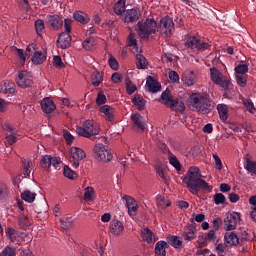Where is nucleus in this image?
<instances>
[{"instance_id":"nucleus-1","label":"nucleus","mask_w":256,"mask_h":256,"mask_svg":"<svg viewBox=\"0 0 256 256\" xmlns=\"http://www.w3.org/2000/svg\"><path fill=\"white\" fill-rule=\"evenodd\" d=\"M182 181L186 184L188 191L192 195H197L201 189L208 192H211L213 189L207 181L201 178V170L197 166L190 167Z\"/></svg>"},{"instance_id":"nucleus-2","label":"nucleus","mask_w":256,"mask_h":256,"mask_svg":"<svg viewBox=\"0 0 256 256\" xmlns=\"http://www.w3.org/2000/svg\"><path fill=\"white\" fill-rule=\"evenodd\" d=\"M186 105L191 111H197V113H202V115H209L215 109V102L211 100L208 94L199 92L190 94L186 100Z\"/></svg>"},{"instance_id":"nucleus-3","label":"nucleus","mask_w":256,"mask_h":256,"mask_svg":"<svg viewBox=\"0 0 256 256\" xmlns=\"http://www.w3.org/2000/svg\"><path fill=\"white\" fill-rule=\"evenodd\" d=\"M137 33L141 39H148L149 36L159 32V24L153 18H147L137 23Z\"/></svg>"},{"instance_id":"nucleus-4","label":"nucleus","mask_w":256,"mask_h":256,"mask_svg":"<svg viewBox=\"0 0 256 256\" xmlns=\"http://www.w3.org/2000/svg\"><path fill=\"white\" fill-rule=\"evenodd\" d=\"M101 132V127L99 123L94 120H86L83 122L82 126L76 127V133L80 137H86V139H91L95 135H99Z\"/></svg>"},{"instance_id":"nucleus-5","label":"nucleus","mask_w":256,"mask_h":256,"mask_svg":"<svg viewBox=\"0 0 256 256\" xmlns=\"http://www.w3.org/2000/svg\"><path fill=\"white\" fill-rule=\"evenodd\" d=\"M161 100L165 107H168V109H171L172 111H176V113H183V111H185V103L179 101V99H175L169 88L162 93Z\"/></svg>"},{"instance_id":"nucleus-6","label":"nucleus","mask_w":256,"mask_h":256,"mask_svg":"<svg viewBox=\"0 0 256 256\" xmlns=\"http://www.w3.org/2000/svg\"><path fill=\"white\" fill-rule=\"evenodd\" d=\"M210 77L214 85H218V87H221L224 91H228L231 85V80L227 76L223 75L219 69L216 67L210 68Z\"/></svg>"},{"instance_id":"nucleus-7","label":"nucleus","mask_w":256,"mask_h":256,"mask_svg":"<svg viewBox=\"0 0 256 256\" xmlns=\"http://www.w3.org/2000/svg\"><path fill=\"white\" fill-rule=\"evenodd\" d=\"M158 31L161 35H165V37H171L175 32V22H173V18L170 16L162 17L158 25Z\"/></svg>"},{"instance_id":"nucleus-8","label":"nucleus","mask_w":256,"mask_h":256,"mask_svg":"<svg viewBox=\"0 0 256 256\" xmlns=\"http://www.w3.org/2000/svg\"><path fill=\"white\" fill-rule=\"evenodd\" d=\"M26 55L31 57L33 65H41L47 61V56L43 55V52L37 49V44H30L26 48Z\"/></svg>"},{"instance_id":"nucleus-9","label":"nucleus","mask_w":256,"mask_h":256,"mask_svg":"<svg viewBox=\"0 0 256 256\" xmlns=\"http://www.w3.org/2000/svg\"><path fill=\"white\" fill-rule=\"evenodd\" d=\"M94 154L98 161H103V163H109L113 159V154L107 149V146L99 143L94 146Z\"/></svg>"},{"instance_id":"nucleus-10","label":"nucleus","mask_w":256,"mask_h":256,"mask_svg":"<svg viewBox=\"0 0 256 256\" xmlns=\"http://www.w3.org/2000/svg\"><path fill=\"white\" fill-rule=\"evenodd\" d=\"M184 45L189 49H196V51H207L210 47L209 43L202 41L195 36L188 37Z\"/></svg>"},{"instance_id":"nucleus-11","label":"nucleus","mask_w":256,"mask_h":256,"mask_svg":"<svg viewBox=\"0 0 256 256\" xmlns=\"http://www.w3.org/2000/svg\"><path fill=\"white\" fill-rule=\"evenodd\" d=\"M87 157V154L83 149L79 147H71L70 148V163L74 169L79 167V163L83 161Z\"/></svg>"},{"instance_id":"nucleus-12","label":"nucleus","mask_w":256,"mask_h":256,"mask_svg":"<svg viewBox=\"0 0 256 256\" xmlns=\"http://www.w3.org/2000/svg\"><path fill=\"white\" fill-rule=\"evenodd\" d=\"M16 85L21 89H27L33 87V76L25 71L18 72V76L15 79Z\"/></svg>"},{"instance_id":"nucleus-13","label":"nucleus","mask_w":256,"mask_h":256,"mask_svg":"<svg viewBox=\"0 0 256 256\" xmlns=\"http://www.w3.org/2000/svg\"><path fill=\"white\" fill-rule=\"evenodd\" d=\"M141 18V10L138 7L127 9L120 19L125 23H137V20Z\"/></svg>"},{"instance_id":"nucleus-14","label":"nucleus","mask_w":256,"mask_h":256,"mask_svg":"<svg viewBox=\"0 0 256 256\" xmlns=\"http://www.w3.org/2000/svg\"><path fill=\"white\" fill-rule=\"evenodd\" d=\"M237 217L241 219V213L233 212L224 218L225 231H235L237 229Z\"/></svg>"},{"instance_id":"nucleus-15","label":"nucleus","mask_w":256,"mask_h":256,"mask_svg":"<svg viewBox=\"0 0 256 256\" xmlns=\"http://www.w3.org/2000/svg\"><path fill=\"white\" fill-rule=\"evenodd\" d=\"M46 23L54 31H59V29H61V27H63V19L61 18V16H59L57 14L48 15Z\"/></svg>"},{"instance_id":"nucleus-16","label":"nucleus","mask_w":256,"mask_h":256,"mask_svg":"<svg viewBox=\"0 0 256 256\" xmlns=\"http://www.w3.org/2000/svg\"><path fill=\"white\" fill-rule=\"evenodd\" d=\"M123 199L126 201L128 214L130 215V217H135V215H137V209H139V206L137 205V201L134 200V198L129 195H124Z\"/></svg>"},{"instance_id":"nucleus-17","label":"nucleus","mask_w":256,"mask_h":256,"mask_svg":"<svg viewBox=\"0 0 256 256\" xmlns=\"http://www.w3.org/2000/svg\"><path fill=\"white\" fill-rule=\"evenodd\" d=\"M15 91V82L11 80H4L0 83V93H3L4 95H15Z\"/></svg>"},{"instance_id":"nucleus-18","label":"nucleus","mask_w":256,"mask_h":256,"mask_svg":"<svg viewBox=\"0 0 256 256\" xmlns=\"http://www.w3.org/2000/svg\"><path fill=\"white\" fill-rule=\"evenodd\" d=\"M182 237L184 241H193V239H197V226H195V224L186 226L182 232Z\"/></svg>"},{"instance_id":"nucleus-19","label":"nucleus","mask_w":256,"mask_h":256,"mask_svg":"<svg viewBox=\"0 0 256 256\" xmlns=\"http://www.w3.org/2000/svg\"><path fill=\"white\" fill-rule=\"evenodd\" d=\"M71 34L62 32L59 34V37L57 39V47H59L60 49H69V47H71Z\"/></svg>"},{"instance_id":"nucleus-20","label":"nucleus","mask_w":256,"mask_h":256,"mask_svg":"<svg viewBox=\"0 0 256 256\" xmlns=\"http://www.w3.org/2000/svg\"><path fill=\"white\" fill-rule=\"evenodd\" d=\"M109 229H110V233H112V235L119 237V236L123 235V231H125V226H123V222H121L119 220H112L110 222Z\"/></svg>"},{"instance_id":"nucleus-21","label":"nucleus","mask_w":256,"mask_h":256,"mask_svg":"<svg viewBox=\"0 0 256 256\" xmlns=\"http://www.w3.org/2000/svg\"><path fill=\"white\" fill-rule=\"evenodd\" d=\"M41 109L44 113H52L57 109V105H55V102H53V99L51 97L44 98L41 102Z\"/></svg>"},{"instance_id":"nucleus-22","label":"nucleus","mask_w":256,"mask_h":256,"mask_svg":"<svg viewBox=\"0 0 256 256\" xmlns=\"http://www.w3.org/2000/svg\"><path fill=\"white\" fill-rule=\"evenodd\" d=\"M131 121L133 123V127L137 128V131H140V133H145V123L143 122V116H141V114H132Z\"/></svg>"},{"instance_id":"nucleus-23","label":"nucleus","mask_w":256,"mask_h":256,"mask_svg":"<svg viewBox=\"0 0 256 256\" xmlns=\"http://www.w3.org/2000/svg\"><path fill=\"white\" fill-rule=\"evenodd\" d=\"M146 87L150 93H159V91H161V83L152 76L147 77Z\"/></svg>"},{"instance_id":"nucleus-24","label":"nucleus","mask_w":256,"mask_h":256,"mask_svg":"<svg viewBox=\"0 0 256 256\" xmlns=\"http://www.w3.org/2000/svg\"><path fill=\"white\" fill-rule=\"evenodd\" d=\"M224 241L227 245H231V247H237L239 245V236L235 232H226Z\"/></svg>"},{"instance_id":"nucleus-25","label":"nucleus","mask_w":256,"mask_h":256,"mask_svg":"<svg viewBox=\"0 0 256 256\" xmlns=\"http://www.w3.org/2000/svg\"><path fill=\"white\" fill-rule=\"evenodd\" d=\"M165 249H169V244L165 241H158L154 249L155 256H167Z\"/></svg>"},{"instance_id":"nucleus-26","label":"nucleus","mask_w":256,"mask_h":256,"mask_svg":"<svg viewBox=\"0 0 256 256\" xmlns=\"http://www.w3.org/2000/svg\"><path fill=\"white\" fill-rule=\"evenodd\" d=\"M100 113H104L106 121H113L115 119V108L109 105L100 107Z\"/></svg>"},{"instance_id":"nucleus-27","label":"nucleus","mask_w":256,"mask_h":256,"mask_svg":"<svg viewBox=\"0 0 256 256\" xmlns=\"http://www.w3.org/2000/svg\"><path fill=\"white\" fill-rule=\"evenodd\" d=\"M182 81L187 87H193L195 85V72L186 71L182 75Z\"/></svg>"},{"instance_id":"nucleus-28","label":"nucleus","mask_w":256,"mask_h":256,"mask_svg":"<svg viewBox=\"0 0 256 256\" xmlns=\"http://www.w3.org/2000/svg\"><path fill=\"white\" fill-rule=\"evenodd\" d=\"M73 19L77 21L78 23H81L82 25H87L89 21H91V18L87 15V13L83 11H76L73 13Z\"/></svg>"},{"instance_id":"nucleus-29","label":"nucleus","mask_w":256,"mask_h":256,"mask_svg":"<svg viewBox=\"0 0 256 256\" xmlns=\"http://www.w3.org/2000/svg\"><path fill=\"white\" fill-rule=\"evenodd\" d=\"M113 11L116 15H120V17H123L125 12L127 11L125 6V0H118L113 6Z\"/></svg>"},{"instance_id":"nucleus-30","label":"nucleus","mask_w":256,"mask_h":256,"mask_svg":"<svg viewBox=\"0 0 256 256\" xmlns=\"http://www.w3.org/2000/svg\"><path fill=\"white\" fill-rule=\"evenodd\" d=\"M31 167H33V162L31 160L22 158V175H24V178L31 177Z\"/></svg>"},{"instance_id":"nucleus-31","label":"nucleus","mask_w":256,"mask_h":256,"mask_svg":"<svg viewBox=\"0 0 256 256\" xmlns=\"http://www.w3.org/2000/svg\"><path fill=\"white\" fill-rule=\"evenodd\" d=\"M132 103L137 107L138 111H145V103H147V101L143 99L141 95L135 94Z\"/></svg>"},{"instance_id":"nucleus-32","label":"nucleus","mask_w":256,"mask_h":256,"mask_svg":"<svg viewBox=\"0 0 256 256\" xmlns=\"http://www.w3.org/2000/svg\"><path fill=\"white\" fill-rule=\"evenodd\" d=\"M140 235L142 240L145 241V243H153V231H151V229L143 228L141 230Z\"/></svg>"},{"instance_id":"nucleus-33","label":"nucleus","mask_w":256,"mask_h":256,"mask_svg":"<svg viewBox=\"0 0 256 256\" xmlns=\"http://www.w3.org/2000/svg\"><path fill=\"white\" fill-rule=\"evenodd\" d=\"M167 241H168L169 245L174 247V249H180V247H182V245H183V241H181V239H179V236L169 235L167 237Z\"/></svg>"},{"instance_id":"nucleus-34","label":"nucleus","mask_w":256,"mask_h":256,"mask_svg":"<svg viewBox=\"0 0 256 256\" xmlns=\"http://www.w3.org/2000/svg\"><path fill=\"white\" fill-rule=\"evenodd\" d=\"M217 111L220 115L221 121H227V119H229V110L227 109V105L219 104L217 106Z\"/></svg>"},{"instance_id":"nucleus-35","label":"nucleus","mask_w":256,"mask_h":256,"mask_svg":"<svg viewBox=\"0 0 256 256\" xmlns=\"http://www.w3.org/2000/svg\"><path fill=\"white\" fill-rule=\"evenodd\" d=\"M61 229L64 231H69L73 227V217H64L60 220Z\"/></svg>"},{"instance_id":"nucleus-36","label":"nucleus","mask_w":256,"mask_h":256,"mask_svg":"<svg viewBox=\"0 0 256 256\" xmlns=\"http://www.w3.org/2000/svg\"><path fill=\"white\" fill-rule=\"evenodd\" d=\"M36 197H37V194L29 190H25L24 192L21 193V199L23 201H26V203H33Z\"/></svg>"},{"instance_id":"nucleus-37","label":"nucleus","mask_w":256,"mask_h":256,"mask_svg":"<svg viewBox=\"0 0 256 256\" xmlns=\"http://www.w3.org/2000/svg\"><path fill=\"white\" fill-rule=\"evenodd\" d=\"M91 82L94 87H99L103 83V74L99 71L93 72L91 75Z\"/></svg>"},{"instance_id":"nucleus-38","label":"nucleus","mask_w":256,"mask_h":256,"mask_svg":"<svg viewBox=\"0 0 256 256\" xmlns=\"http://www.w3.org/2000/svg\"><path fill=\"white\" fill-rule=\"evenodd\" d=\"M147 58H145V56H143L142 54H137L136 55V66L137 69H147Z\"/></svg>"},{"instance_id":"nucleus-39","label":"nucleus","mask_w":256,"mask_h":256,"mask_svg":"<svg viewBox=\"0 0 256 256\" xmlns=\"http://www.w3.org/2000/svg\"><path fill=\"white\" fill-rule=\"evenodd\" d=\"M64 177H67V179H71V181H75L79 176L77 175V172L73 171L69 166L65 165L63 170Z\"/></svg>"},{"instance_id":"nucleus-40","label":"nucleus","mask_w":256,"mask_h":256,"mask_svg":"<svg viewBox=\"0 0 256 256\" xmlns=\"http://www.w3.org/2000/svg\"><path fill=\"white\" fill-rule=\"evenodd\" d=\"M157 205L160 207V209H167V207H171V200L161 195L157 198Z\"/></svg>"},{"instance_id":"nucleus-41","label":"nucleus","mask_w":256,"mask_h":256,"mask_svg":"<svg viewBox=\"0 0 256 256\" xmlns=\"http://www.w3.org/2000/svg\"><path fill=\"white\" fill-rule=\"evenodd\" d=\"M18 225L22 227V229H27L31 225V222L29 221V216L22 214L18 218Z\"/></svg>"},{"instance_id":"nucleus-42","label":"nucleus","mask_w":256,"mask_h":256,"mask_svg":"<svg viewBox=\"0 0 256 256\" xmlns=\"http://www.w3.org/2000/svg\"><path fill=\"white\" fill-rule=\"evenodd\" d=\"M35 29H36L37 35L41 37L43 33H45V22L42 19L36 20Z\"/></svg>"},{"instance_id":"nucleus-43","label":"nucleus","mask_w":256,"mask_h":256,"mask_svg":"<svg viewBox=\"0 0 256 256\" xmlns=\"http://www.w3.org/2000/svg\"><path fill=\"white\" fill-rule=\"evenodd\" d=\"M239 245L242 247L243 243L251 241V234L246 230H243L239 233Z\"/></svg>"},{"instance_id":"nucleus-44","label":"nucleus","mask_w":256,"mask_h":256,"mask_svg":"<svg viewBox=\"0 0 256 256\" xmlns=\"http://www.w3.org/2000/svg\"><path fill=\"white\" fill-rule=\"evenodd\" d=\"M245 169L248 170L249 173H253L254 175H256V162L247 158Z\"/></svg>"},{"instance_id":"nucleus-45","label":"nucleus","mask_w":256,"mask_h":256,"mask_svg":"<svg viewBox=\"0 0 256 256\" xmlns=\"http://www.w3.org/2000/svg\"><path fill=\"white\" fill-rule=\"evenodd\" d=\"M40 166L43 169H46L47 171H49V169L51 167V156H49V155L43 156L40 161Z\"/></svg>"},{"instance_id":"nucleus-46","label":"nucleus","mask_w":256,"mask_h":256,"mask_svg":"<svg viewBox=\"0 0 256 256\" xmlns=\"http://www.w3.org/2000/svg\"><path fill=\"white\" fill-rule=\"evenodd\" d=\"M236 83L239 87H247V75L236 74Z\"/></svg>"},{"instance_id":"nucleus-47","label":"nucleus","mask_w":256,"mask_h":256,"mask_svg":"<svg viewBox=\"0 0 256 256\" xmlns=\"http://www.w3.org/2000/svg\"><path fill=\"white\" fill-rule=\"evenodd\" d=\"M93 45H95V39L93 37L87 38L82 43V47L86 51H91V49H93Z\"/></svg>"},{"instance_id":"nucleus-48","label":"nucleus","mask_w":256,"mask_h":256,"mask_svg":"<svg viewBox=\"0 0 256 256\" xmlns=\"http://www.w3.org/2000/svg\"><path fill=\"white\" fill-rule=\"evenodd\" d=\"M6 236L10 239L11 243H15L17 241V235L14 228L8 227L5 229Z\"/></svg>"},{"instance_id":"nucleus-49","label":"nucleus","mask_w":256,"mask_h":256,"mask_svg":"<svg viewBox=\"0 0 256 256\" xmlns=\"http://www.w3.org/2000/svg\"><path fill=\"white\" fill-rule=\"evenodd\" d=\"M236 75H245V73H249V66L247 64H240L235 67Z\"/></svg>"},{"instance_id":"nucleus-50","label":"nucleus","mask_w":256,"mask_h":256,"mask_svg":"<svg viewBox=\"0 0 256 256\" xmlns=\"http://www.w3.org/2000/svg\"><path fill=\"white\" fill-rule=\"evenodd\" d=\"M227 201V198H225V195L223 193H216L214 195V203L215 205H223Z\"/></svg>"},{"instance_id":"nucleus-51","label":"nucleus","mask_w":256,"mask_h":256,"mask_svg":"<svg viewBox=\"0 0 256 256\" xmlns=\"http://www.w3.org/2000/svg\"><path fill=\"white\" fill-rule=\"evenodd\" d=\"M53 66L58 67V69H65V63L59 55L53 57Z\"/></svg>"},{"instance_id":"nucleus-52","label":"nucleus","mask_w":256,"mask_h":256,"mask_svg":"<svg viewBox=\"0 0 256 256\" xmlns=\"http://www.w3.org/2000/svg\"><path fill=\"white\" fill-rule=\"evenodd\" d=\"M93 193H95L93 187L88 186L84 192L85 201H93Z\"/></svg>"},{"instance_id":"nucleus-53","label":"nucleus","mask_w":256,"mask_h":256,"mask_svg":"<svg viewBox=\"0 0 256 256\" xmlns=\"http://www.w3.org/2000/svg\"><path fill=\"white\" fill-rule=\"evenodd\" d=\"M125 85H126V93L128 95H133V93H135V91H137V86L136 85L131 86V80L126 79L125 80Z\"/></svg>"},{"instance_id":"nucleus-54","label":"nucleus","mask_w":256,"mask_h":256,"mask_svg":"<svg viewBox=\"0 0 256 256\" xmlns=\"http://www.w3.org/2000/svg\"><path fill=\"white\" fill-rule=\"evenodd\" d=\"M0 255L1 256H17V253L13 247L6 246Z\"/></svg>"},{"instance_id":"nucleus-55","label":"nucleus","mask_w":256,"mask_h":256,"mask_svg":"<svg viewBox=\"0 0 256 256\" xmlns=\"http://www.w3.org/2000/svg\"><path fill=\"white\" fill-rule=\"evenodd\" d=\"M105 103H107V96H105L103 91L98 92L96 105H105Z\"/></svg>"},{"instance_id":"nucleus-56","label":"nucleus","mask_w":256,"mask_h":256,"mask_svg":"<svg viewBox=\"0 0 256 256\" xmlns=\"http://www.w3.org/2000/svg\"><path fill=\"white\" fill-rule=\"evenodd\" d=\"M128 47H137V39L135 38V33H130L127 38Z\"/></svg>"},{"instance_id":"nucleus-57","label":"nucleus","mask_w":256,"mask_h":256,"mask_svg":"<svg viewBox=\"0 0 256 256\" xmlns=\"http://www.w3.org/2000/svg\"><path fill=\"white\" fill-rule=\"evenodd\" d=\"M243 105H244V107H246V109H247V111H249V113H253V111H256L255 105L251 102L250 99H244Z\"/></svg>"},{"instance_id":"nucleus-58","label":"nucleus","mask_w":256,"mask_h":256,"mask_svg":"<svg viewBox=\"0 0 256 256\" xmlns=\"http://www.w3.org/2000/svg\"><path fill=\"white\" fill-rule=\"evenodd\" d=\"M169 161H170V165L174 166L176 171H181V162H179L177 157H170Z\"/></svg>"},{"instance_id":"nucleus-59","label":"nucleus","mask_w":256,"mask_h":256,"mask_svg":"<svg viewBox=\"0 0 256 256\" xmlns=\"http://www.w3.org/2000/svg\"><path fill=\"white\" fill-rule=\"evenodd\" d=\"M212 224V230L217 231L218 229H221V225H223V219H221V217H217L213 220Z\"/></svg>"},{"instance_id":"nucleus-60","label":"nucleus","mask_w":256,"mask_h":256,"mask_svg":"<svg viewBox=\"0 0 256 256\" xmlns=\"http://www.w3.org/2000/svg\"><path fill=\"white\" fill-rule=\"evenodd\" d=\"M72 23H73V20L72 19H70V18H66L65 20H64V28H65V33H71V31H72V29H73V27L71 26L72 25Z\"/></svg>"},{"instance_id":"nucleus-61","label":"nucleus","mask_w":256,"mask_h":256,"mask_svg":"<svg viewBox=\"0 0 256 256\" xmlns=\"http://www.w3.org/2000/svg\"><path fill=\"white\" fill-rule=\"evenodd\" d=\"M63 135H64V139H65L67 145H71V143H73V140L75 139V137H73V135H71V133L67 130H64Z\"/></svg>"},{"instance_id":"nucleus-62","label":"nucleus","mask_w":256,"mask_h":256,"mask_svg":"<svg viewBox=\"0 0 256 256\" xmlns=\"http://www.w3.org/2000/svg\"><path fill=\"white\" fill-rule=\"evenodd\" d=\"M111 79L113 83L119 84L123 81V75H121L119 72H115L114 74H112Z\"/></svg>"},{"instance_id":"nucleus-63","label":"nucleus","mask_w":256,"mask_h":256,"mask_svg":"<svg viewBox=\"0 0 256 256\" xmlns=\"http://www.w3.org/2000/svg\"><path fill=\"white\" fill-rule=\"evenodd\" d=\"M109 65L113 71H117V69H119V62H117V59H115L113 56H110L109 58Z\"/></svg>"},{"instance_id":"nucleus-64","label":"nucleus","mask_w":256,"mask_h":256,"mask_svg":"<svg viewBox=\"0 0 256 256\" xmlns=\"http://www.w3.org/2000/svg\"><path fill=\"white\" fill-rule=\"evenodd\" d=\"M51 165H53L55 169H61V158L51 157Z\"/></svg>"}]
</instances>
